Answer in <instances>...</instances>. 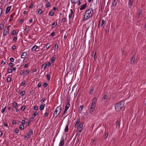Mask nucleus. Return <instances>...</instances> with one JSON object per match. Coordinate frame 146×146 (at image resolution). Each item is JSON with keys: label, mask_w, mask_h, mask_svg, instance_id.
Instances as JSON below:
<instances>
[{"label": "nucleus", "mask_w": 146, "mask_h": 146, "mask_svg": "<svg viewBox=\"0 0 146 146\" xmlns=\"http://www.w3.org/2000/svg\"><path fill=\"white\" fill-rule=\"evenodd\" d=\"M124 103L123 101H121L115 104V108L116 111H119L122 108H123Z\"/></svg>", "instance_id": "obj_1"}, {"label": "nucleus", "mask_w": 146, "mask_h": 146, "mask_svg": "<svg viewBox=\"0 0 146 146\" xmlns=\"http://www.w3.org/2000/svg\"><path fill=\"white\" fill-rule=\"evenodd\" d=\"M93 13V11L92 8L87 10L84 14L85 16H86V19H88L92 17Z\"/></svg>", "instance_id": "obj_2"}, {"label": "nucleus", "mask_w": 146, "mask_h": 146, "mask_svg": "<svg viewBox=\"0 0 146 146\" xmlns=\"http://www.w3.org/2000/svg\"><path fill=\"white\" fill-rule=\"evenodd\" d=\"M97 99L96 98H94L93 100V102L91 105L90 109V113H92L93 112L94 110V108L95 107L96 104V103Z\"/></svg>", "instance_id": "obj_3"}, {"label": "nucleus", "mask_w": 146, "mask_h": 146, "mask_svg": "<svg viewBox=\"0 0 146 146\" xmlns=\"http://www.w3.org/2000/svg\"><path fill=\"white\" fill-rule=\"evenodd\" d=\"M61 110V107L59 106H58L55 109V114L58 115L60 113Z\"/></svg>", "instance_id": "obj_4"}, {"label": "nucleus", "mask_w": 146, "mask_h": 146, "mask_svg": "<svg viewBox=\"0 0 146 146\" xmlns=\"http://www.w3.org/2000/svg\"><path fill=\"white\" fill-rule=\"evenodd\" d=\"M83 123L82 122H81L79 125L77 129V131L78 132H80L83 128Z\"/></svg>", "instance_id": "obj_5"}, {"label": "nucleus", "mask_w": 146, "mask_h": 146, "mask_svg": "<svg viewBox=\"0 0 146 146\" xmlns=\"http://www.w3.org/2000/svg\"><path fill=\"white\" fill-rule=\"evenodd\" d=\"M9 29L7 28L6 29H5L3 32V35H6L9 33Z\"/></svg>", "instance_id": "obj_6"}, {"label": "nucleus", "mask_w": 146, "mask_h": 146, "mask_svg": "<svg viewBox=\"0 0 146 146\" xmlns=\"http://www.w3.org/2000/svg\"><path fill=\"white\" fill-rule=\"evenodd\" d=\"M86 4H87L85 3L84 5H82L80 8V10H82L85 9L87 7Z\"/></svg>", "instance_id": "obj_7"}, {"label": "nucleus", "mask_w": 146, "mask_h": 146, "mask_svg": "<svg viewBox=\"0 0 146 146\" xmlns=\"http://www.w3.org/2000/svg\"><path fill=\"white\" fill-rule=\"evenodd\" d=\"M27 52H23L22 54L21 55V58H25L27 56Z\"/></svg>", "instance_id": "obj_8"}, {"label": "nucleus", "mask_w": 146, "mask_h": 146, "mask_svg": "<svg viewBox=\"0 0 146 146\" xmlns=\"http://www.w3.org/2000/svg\"><path fill=\"white\" fill-rule=\"evenodd\" d=\"M115 125H116V127H118V128L119 129L120 126V124L119 121H116L115 123Z\"/></svg>", "instance_id": "obj_9"}, {"label": "nucleus", "mask_w": 146, "mask_h": 146, "mask_svg": "<svg viewBox=\"0 0 146 146\" xmlns=\"http://www.w3.org/2000/svg\"><path fill=\"white\" fill-rule=\"evenodd\" d=\"M45 106V104H43L40 106V110L41 111L43 110L44 106Z\"/></svg>", "instance_id": "obj_10"}, {"label": "nucleus", "mask_w": 146, "mask_h": 146, "mask_svg": "<svg viewBox=\"0 0 146 146\" xmlns=\"http://www.w3.org/2000/svg\"><path fill=\"white\" fill-rule=\"evenodd\" d=\"M80 121V118H78L77 119L76 122L75 124V127L78 126Z\"/></svg>", "instance_id": "obj_11"}, {"label": "nucleus", "mask_w": 146, "mask_h": 146, "mask_svg": "<svg viewBox=\"0 0 146 146\" xmlns=\"http://www.w3.org/2000/svg\"><path fill=\"white\" fill-rule=\"evenodd\" d=\"M70 11H71V13L68 16L69 18V19L71 18L73 13V11L72 10V9H70Z\"/></svg>", "instance_id": "obj_12"}, {"label": "nucleus", "mask_w": 146, "mask_h": 146, "mask_svg": "<svg viewBox=\"0 0 146 146\" xmlns=\"http://www.w3.org/2000/svg\"><path fill=\"white\" fill-rule=\"evenodd\" d=\"M133 2V0H129V6L130 8L132 6Z\"/></svg>", "instance_id": "obj_13"}, {"label": "nucleus", "mask_w": 146, "mask_h": 146, "mask_svg": "<svg viewBox=\"0 0 146 146\" xmlns=\"http://www.w3.org/2000/svg\"><path fill=\"white\" fill-rule=\"evenodd\" d=\"M11 8V7L10 6L8 7L7 8L5 12V13L6 14L8 13L9 12Z\"/></svg>", "instance_id": "obj_14"}, {"label": "nucleus", "mask_w": 146, "mask_h": 146, "mask_svg": "<svg viewBox=\"0 0 146 146\" xmlns=\"http://www.w3.org/2000/svg\"><path fill=\"white\" fill-rule=\"evenodd\" d=\"M70 103L68 102L66 104V106L65 107V110H67L70 107Z\"/></svg>", "instance_id": "obj_15"}, {"label": "nucleus", "mask_w": 146, "mask_h": 146, "mask_svg": "<svg viewBox=\"0 0 146 146\" xmlns=\"http://www.w3.org/2000/svg\"><path fill=\"white\" fill-rule=\"evenodd\" d=\"M15 13H13L12 14L10 17V19H9V21H12L13 19V16L15 15Z\"/></svg>", "instance_id": "obj_16"}, {"label": "nucleus", "mask_w": 146, "mask_h": 146, "mask_svg": "<svg viewBox=\"0 0 146 146\" xmlns=\"http://www.w3.org/2000/svg\"><path fill=\"white\" fill-rule=\"evenodd\" d=\"M64 139H63L61 141L59 144L61 146H63L64 145Z\"/></svg>", "instance_id": "obj_17"}, {"label": "nucleus", "mask_w": 146, "mask_h": 146, "mask_svg": "<svg viewBox=\"0 0 146 146\" xmlns=\"http://www.w3.org/2000/svg\"><path fill=\"white\" fill-rule=\"evenodd\" d=\"M117 4V1L115 0H114L112 3V5L114 7L116 6Z\"/></svg>", "instance_id": "obj_18"}, {"label": "nucleus", "mask_w": 146, "mask_h": 146, "mask_svg": "<svg viewBox=\"0 0 146 146\" xmlns=\"http://www.w3.org/2000/svg\"><path fill=\"white\" fill-rule=\"evenodd\" d=\"M37 46H34L32 48V50L33 51H36L37 48Z\"/></svg>", "instance_id": "obj_19"}, {"label": "nucleus", "mask_w": 146, "mask_h": 146, "mask_svg": "<svg viewBox=\"0 0 146 146\" xmlns=\"http://www.w3.org/2000/svg\"><path fill=\"white\" fill-rule=\"evenodd\" d=\"M54 60H55V58L54 57V56H53L52 57V58L51 59V63L52 64L53 66H54Z\"/></svg>", "instance_id": "obj_20"}, {"label": "nucleus", "mask_w": 146, "mask_h": 146, "mask_svg": "<svg viewBox=\"0 0 146 146\" xmlns=\"http://www.w3.org/2000/svg\"><path fill=\"white\" fill-rule=\"evenodd\" d=\"M83 108V105H81L80 106V107H79V108H80L81 109H79V111H79V113H81V111L82 110V109Z\"/></svg>", "instance_id": "obj_21"}, {"label": "nucleus", "mask_w": 146, "mask_h": 146, "mask_svg": "<svg viewBox=\"0 0 146 146\" xmlns=\"http://www.w3.org/2000/svg\"><path fill=\"white\" fill-rule=\"evenodd\" d=\"M94 90V88L93 87H92L91 88L90 91V94H92V93L93 92Z\"/></svg>", "instance_id": "obj_22"}, {"label": "nucleus", "mask_w": 146, "mask_h": 146, "mask_svg": "<svg viewBox=\"0 0 146 146\" xmlns=\"http://www.w3.org/2000/svg\"><path fill=\"white\" fill-rule=\"evenodd\" d=\"M108 135V133L107 132H106L105 134L104 135V139H106Z\"/></svg>", "instance_id": "obj_23"}, {"label": "nucleus", "mask_w": 146, "mask_h": 146, "mask_svg": "<svg viewBox=\"0 0 146 146\" xmlns=\"http://www.w3.org/2000/svg\"><path fill=\"white\" fill-rule=\"evenodd\" d=\"M68 131V125H66V127L64 129V131L65 132H67Z\"/></svg>", "instance_id": "obj_24"}, {"label": "nucleus", "mask_w": 146, "mask_h": 146, "mask_svg": "<svg viewBox=\"0 0 146 146\" xmlns=\"http://www.w3.org/2000/svg\"><path fill=\"white\" fill-rule=\"evenodd\" d=\"M17 105V104L15 102H14L13 103V106L14 108H16Z\"/></svg>", "instance_id": "obj_25"}, {"label": "nucleus", "mask_w": 146, "mask_h": 146, "mask_svg": "<svg viewBox=\"0 0 146 146\" xmlns=\"http://www.w3.org/2000/svg\"><path fill=\"white\" fill-rule=\"evenodd\" d=\"M135 56H133L132 57V58L131 60V62H134L135 60Z\"/></svg>", "instance_id": "obj_26"}, {"label": "nucleus", "mask_w": 146, "mask_h": 146, "mask_svg": "<svg viewBox=\"0 0 146 146\" xmlns=\"http://www.w3.org/2000/svg\"><path fill=\"white\" fill-rule=\"evenodd\" d=\"M54 13V12L51 11L49 13V15L50 16H52Z\"/></svg>", "instance_id": "obj_27"}, {"label": "nucleus", "mask_w": 146, "mask_h": 146, "mask_svg": "<svg viewBox=\"0 0 146 146\" xmlns=\"http://www.w3.org/2000/svg\"><path fill=\"white\" fill-rule=\"evenodd\" d=\"M142 13L141 10L140 9H139L138 12V17H139V15L141 14Z\"/></svg>", "instance_id": "obj_28"}, {"label": "nucleus", "mask_w": 146, "mask_h": 146, "mask_svg": "<svg viewBox=\"0 0 146 146\" xmlns=\"http://www.w3.org/2000/svg\"><path fill=\"white\" fill-rule=\"evenodd\" d=\"M70 1L72 3L76 4L77 2V1H76V0H70Z\"/></svg>", "instance_id": "obj_29"}, {"label": "nucleus", "mask_w": 146, "mask_h": 146, "mask_svg": "<svg viewBox=\"0 0 146 146\" xmlns=\"http://www.w3.org/2000/svg\"><path fill=\"white\" fill-rule=\"evenodd\" d=\"M105 23V21L104 20H102V23L101 25V27H102L104 25V24Z\"/></svg>", "instance_id": "obj_30"}, {"label": "nucleus", "mask_w": 146, "mask_h": 146, "mask_svg": "<svg viewBox=\"0 0 146 146\" xmlns=\"http://www.w3.org/2000/svg\"><path fill=\"white\" fill-rule=\"evenodd\" d=\"M88 23H90V24L92 25V26H93V25L94 24V21H90Z\"/></svg>", "instance_id": "obj_31"}, {"label": "nucleus", "mask_w": 146, "mask_h": 146, "mask_svg": "<svg viewBox=\"0 0 146 146\" xmlns=\"http://www.w3.org/2000/svg\"><path fill=\"white\" fill-rule=\"evenodd\" d=\"M25 91H22L20 93V94L22 96H23L25 94Z\"/></svg>", "instance_id": "obj_32"}, {"label": "nucleus", "mask_w": 146, "mask_h": 146, "mask_svg": "<svg viewBox=\"0 0 146 146\" xmlns=\"http://www.w3.org/2000/svg\"><path fill=\"white\" fill-rule=\"evenodd\" d=\"M108 98V95L106 93L104 96V98L105 100L106 99H107Z\"/></svg>", "instance_id": "obj_33"}, {"label": "nucleus", "mask_w": 146, "mask_h": 146, "mask_svg": "<svg viewBox=\"0 0 146 146\" xmlns=\"http://www.w3.org/2000/svg\"><path fill=\"white\" fill-rule=\"evenodd\" d=\"M62 21L63 23H65L67 21L66 19L65 18H63L62 19Z\"/></svg>", "instance_id": "obj_34"}, {"label": "nucleus", "mask_w": 146, "mask_h": 146, "mask_svg": "<svg viewBox=\"0 0 146 146\" xmlns=\"http://www.w3.org/2000/svg\"><path fill=\"white\" fill-rule=\"evenodd\" d=\"M29 136L30 135L29 133H27L25 135V137L28 139L29 138Z\"/></svg>", "instance_id": "obj_35"}, {"label": "nucleus", "mask_w": 146, "mask_h": 146, "mask_svg": "<svg viewBox=\"0 0 146 146\" xmlns=\"http://www.w3.org/2000/svg\"><path fill=\"white\" fill-rule=\"evenodd\" d=\"M19 128L20 129L23 130L24 129V126L23 125H21L20 126Z\"/></svg>", "instance_id": "obj_36"}, {"label": "nucleus", "mask_w": 146, "mask_h": 146, "mask_svg": "<svg viewBox=\"0 0 146 146\" xmlns=\"http://www.w3.org/2000/svg\"><path fill=\"white\" fill-rule=\"evenodd\" d=\"M14 132L16 133H18L19 132V129L17 128H16L14 131Z\"/></svg>", "instance_id": "obj_37"}, {"label": "nucleus", "mask_w": 146, "mask_h": 146, "mask_svg": "<svg viewBox=\"0 0 146 146\" xmlns=\"http://www.w3.org/2000/svg\"><path fill=\"white\" fill-rule=\"evenodd\" d=\"M33 130L31 129L29 131V133L30 135H31L33 134Z\"/></svg>", "instance_id": "obj_38"}, {"label": "nucleus", "mask_w": 146, "mask_h": 146, "mask_svg": "<svg viewBox=\"0 0 146 146\" xmlns=\"http://www.w3.org/2000/svg\"><path fill=\"white\" fill-rule=\"evenodd\" d=\"M33 109L35 110H37L38 109V107L37 106L35 105L33 108Z\"/></svg>", "instance_id": "obj_39"}, {"label": "nucleus", "mask_w": 146, "mask_h": 146, "mask_svg": "<svg viewBox=\"0 0 146 146\" xmlns=\"http://www.w3.org/2000/svg\"><path fill=\"white\" fill-rule=\"evenodd\" d=\"M46 64H43L42 66V67H44V70H45V68H46Z\"/></svg>", "instance_id": "obj_40"}, {"label": "nucleus", "mask_w": 146, "mask_h": 146, "mask_svg": "<svg viewBox=\"0 0 146 146\" xmlns=\"http://www.w3.org/2000/svg\"><path fill=\"white\" fill-rule=\"evenodd\" d=\"M16 32L14 30L13 31L12 33V35H14L16 34Z\"/></svg>", "instance_id": "obj_41"}, {"label": "nucleus", "mask_w": 146, "mask_h": 146, "mask_svg": "<svg viewBox=\"0 0 146 146\" xmlns=\"http://www.w3.org/2000/svg\"><path fill=\"white\" fill-rule=\"evenodd\" d=\"M42 10L41 9H40V10H39L38 11V13L39 14H41L42 13Z\"/></svg>", "instance_id": "obj_42"}, {"label": "nucleus", "mask_w": 146, "mask_h": 146, "mask_svg": "<svg viewBox=\"0 0 146 146\" xmlns=\"http://www.w3.org/2000/svg\"><path fill=\"white\" fill-rule=\"evenodd\" d=\"M7 80L8 82H10L11 80V78H10L8 77L7 78Z\"/></svg>", "instance_id": "obj_43"}, {"label": "nucleus", "mask_w": 146, "mask_h": 146, "mask_svg": "<svg viewBox=\"0 0 146 146\" xmlns=\"http://www.w3.org/2000/svg\"><path fill=\"white\" fill-rule=\"evenodd\" d=\"M48 85V84L46 83H44L43 84V86L44 88L46 87Z\"/></svg>", "instance_id": "obj_44"}, {"label": "nucleus", "mask_w": 146, "mask_h": 146, "mask_svg": "<svg viewBox=\"0 0 146 146\" xmlns=\"http://www.w3.org/2000/svg\"><path fill=\"white\" fill-rule=\"evenodd\" d=\"M12 71V70L11 69H9L8 70V72L9 73H11Z\"/></svg>", "instance_id": "obj_45"}, {"label": "nucleus", "mask_w": 146, "mask_h": 146, "mask_svg": "<svg viewBox=\"0 0 146 146\" xmlns=\"http://www.w3.org/2000/svg\"><path fill=\"white\" fill-rule=\"evenodd\" d=\"M25 83V81H24L23 82H22L21 83V85L22 86H24Z\"/></svg>", "instance_id": "obj_46"}, {"label": "nucleus", "mask_w": 146, "mask_h": 146, "mask_svg": "<svg viewBox=\"0 0 146 146\" xmlns=\"http://www.w3.org/2000/svg\"><path fill=\"white\" fill-rule=\"evenodd\" d=\"M94 60H95L97 58V56L96 55V52L94 55Z\"/></svg>", "instance_id": "obj_47"}, {"label": "nucleus", "mask_w": 146, "mask_h": 146, "mask_svg": "<svg viewBox=\"0 0 146 146\" xmlns=\"http://www.w3.org/2000/svg\"><path fill=\"white\" fill-rule=\"evenodd\" d=\"M50 4L49 3H48L46 5V7H48L50 5Z\"/></svg>", "instance_id": "obj_48"}, {"label": "nucleus", "mask_w": 146, "mask_h": 146, "mask_svg": "<svg viewBox=\"0 0 146 146\" xmlns=\"http://www.w3.org/2000/svg\"><path fill=\"white\" fill-rule=\"evenodd\" d=\"M10 61L12 62H13L14 61V59L13 58H11L10 59Z\"/></svg>", "instance_id": "obj_49"}, {"label": "nucleus", "mask_w": 146, "mask_h": 146, "mask_svg": "<svg viewBox=\"0 0 146 146\" xmlns=\"http://www.w3.org/2000/svg\"><path fill=\"white\" fill-rule=\"evenodd\" d=\"M47 77L48 80H50V76L49 74H47Z\"/></svg>", "instance_id": "obj_50"}, {"label": "nucleus", "mask_w": 146, "mask_h": 146, "mask_svg": "<svg viewBox=\"0 0 146 146\" xmlns=\"http://www.w3.org/2000/svg\"><path fill=\"white\" fill-rule=\"evenodd\" d=\"M80 0H76V1H77L78 2V5H80L81 4V2H80Z\"/></svg>", "instance_id": "obj_51"}, {"label": "nucleus", "mask_w": 146, "mask_h": 146, "mask_svg": "<svg viewBox=\"0 0 146 146\" xmlns=\"http://www.w3.org/2000/svg\"><path fill=\"white\" fill-rule=\"evenodd\" d=\"M9 66L11 67H12L13 66V64L11 62H10L9 64Z\"/></svg>", "instance_id": "obj_52"}, {"label": "nucleus", "mask_w": 146, "mask_h": 146, "mask_svg": "<svg viewBox=\"0 0 146 146\" xmlns=\"http://www.w3.org/2000/svg\"><path fill=\"white\" fill-rule=\"evenodd\" d=\"M6 109V107H5L2 110L1 112L2 113H3L5 111Z\"/></svg>", "instance_id": "obj_53"}, {"label": "nucleus", "mask_w": 146, "mask_h": 146, "mask_svg": "<svg viewBox=\"0 0 146 146\" xmlns=\"http://www.w3.org/2000/svg\"><path fill=\"white\" fill-rule=\"evenodd\" d=\"M87 19H86V16H85V15H84V17L83 18V19H82V21H85Z\"/></svg>", "instance_id": "obj_54"}, {"label": "nucleus", "mask_w": 146, "mask_h": 146, "mask_svg": "<svg viewBox=\"0 0 146 146\" xmlns=\"http://www.w3.org/2000/svg\"><path fill=\"white\" fill-rule=\"evenodd\" d=\"M58 44H55V49H58Z\"/></svg>", "instance_id": "obj_55"}, {"label": "nucleus", "mask_w": 146, "mask_h": 146, "mask_svg": "<svg viewBox=\"0 0 146 146\" xmlns=\"http://www.w3.org/2000/svg\"><path fill=\"white\" fill-rule=\"evenodd\" d=\"M25 107L24 106H23L21 108V110H24L25 109Z\"/></svg>", "instance_id": "obj_56"}, {"label": "nucleus", "mask_w": 146, "mask_h": 146, "mask_svg": "<svg viewBox=\"0 0 146 146\" xmlns=\"http://www.w3.org/2000/svg\"><path fill=\"white\" fill-rule=\"evenodd\" d=\"M4 125L6 127H7L8 126L7 123V122H5L4 123Z\"/></svg>", "instance_id": "obj_57"}, {"label": "nucleus", "mask_w": 146, "mask_h": 146, "mask_svg": "<svg viewBox=\"0 0 146 146\" xmlns=\"http://www.w3.org/2000/svg\"><path fill=\"white\" fill-rule=\"evenodd\" d=\"M22 124V125H24L25 124V121L24 120H23L21 122Z\"/></svg>", "instance_id": "obj_58"}, {"label": "nucleus", "mask_w": 146, "mask_h": 146, "mask_svg": "<svg viewBox=\"0 0 146 146\" xmlns=\"http://www.w3.org/2000/svg\"><path fill=\"white\" fill-rule=\"evenodd\" d=\"M45 100V98H43L41 100V101L42 102H44V101Z\"/></svg>", "instance_id": "obj_59"}, {"label": "nucleus", "mask_w": 146, "mask_h": 146, "mask_svg": "<svg viewBox=\"0 0 146 146\" xmlns=\"http://www.w3.org/2000/svg\"><path fill=\"white\" fill-rule=\"evenodd\" d=\"M37 114H38V113L36 112H35L33 114V115L35 116H36V115H37Z\"/></svg>", "instance_id": "obj_60"}, {"label": "nucleus", "mask_w": 146, "mask_h": 146, "mask_svg": "<svg viewBox=\"0 0 146 146\" xmlns=\"http://www.w3.org/2000/svg\"><path fill=\"white\" fill-rule=\"evenodd\" d=\"M48 115V113L47 112H46L45 113L44 116L46 117H47Z\"/></svg>", "instance_id": "obj_61"}, {"label": "nucleus", "mask_w": 146, "mask_h": 146, "mask_svg": "<svg viewBox=\"0 0 146 146\" xmlns=\"http://www.w3.org/2000/svg\"><path fill=\"white\" fill-rule=\"evenodd\" d=\"M34 6V5L33 4H32L29 7V8H32Z\"/></svg>", "instance_id": "obj_62"}, {"label": "nucleus", "mask_w": 146, "mask_h": 146, "mask_svg": "<svg viewBox=\"0 0 146 146\" xmlns=\"http://www.w3.org/2000/svg\"><path fill=\"white\" fill-rule=\"evenodd\" d=\"M16 48V47L14 45V46H13L12 47V49H13V50H15Z\"/></svg>", "instance_id": "obj_63"}, {"label": "nucleus", "mask_w": 146, "mask_h": 146, "mask_svg": "<svg viewBox=\"0 0 146 146\" xmlns=\"http://www.w3.org/2000/svg\"><path fill=\"white\" fill-rule=\"evenodd\" d=\"M54 34L55 33L54 32H53L51 34V36H53Z\"/></svg>", "instance_id": "obj_64"}]
</instances>
